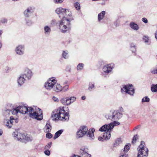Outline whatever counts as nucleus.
Returning <instances> with one entry per match:
<instances>
[{"label": "nucleus", "mask_w": 157, "mask_h": 157, "mask_svg": "<svg viewBox=\"0 0 157 157\" xmlns=\"http://www.w3.org/2000/svg\"><path fill=\"white\" fill-rule=\"evenodd\" d=\"M68 88V86L67 85L64 86L63 87V90L64 91H66Z\"/></svg>", "instance_id": "nucleus-52"}, {"label": "nucleus", "mask_w": 157, "mask_h": 157, "mask_svg": "<svg viewBox=\"0 0 157 157\" xmlns=\"http://www.w3.org/2000/svg\"><path fill=\"white\" fill-rule=\"evenodd\" d=\"M52 100L56 102H58V98L55 96H53L52 97Z\"/></svg>", "instance_id": "nucleus-53"}, {"label": "nucleus", "mask_w": 157, "mask_h": 157, "mask_svg": "<svg viewBox=\"0 0 157 157\" xmlns=\"http://www.w3.org/2000/svg\"><path fill=\"white\" fill-rule=\"evenodd\" d=\"M80 130H81V131L83 133H84L85 135L86 133H87L88 129L87 127L83 126L82 127H81L79 128Z\"/></svg>", "instance_id": "nucleus-32"}, {"label": "nucleus", "mask_w": 157, "mask_h": 157, "mask_svg": "<svg viewBox=\"0 0 157 157\" xmlns=\"http://www.w3.org/2000/svg\"><path fill=\"white\" fill-rule=\"evenodd\" d=\"M10 111L13 115H16L18 112L19 110L18 109L17 106L13 108Z\"/></svg>", "instance_id": "nucleus-28"}, {"label": "nucleus", "mask_w": 157, "mask_h": 157, "mask_svg": "<svg viewBox=\"0 0 157 157\" xmlns=\"http://www.w3.org/2000/svg\"><path fill=\"white\" fill-rule=\"evenodd\" d=\"M120 123L118 121H115L112 123L108 124H105L101 127L99 130L101 132H105L103 134V137L99 136L98 140L100 141H103L104 140H109L111 137L110 131L115 126L119 125Z\"/></svg>", "instance_id": "nucleus-2"}, {"label": "nucleus", "mask_w": 157, "mask_h": 157, "mask_svg": "<svg viewBox=\"0 0 157 157\" xmlns=\"http://www.w3.org/2000/svg\"><path fill=\"white\" fill-rule=\"evenodd\" d=\"M138 149L137 157H147L148 155V150L145 146L144 142H141Z\"/></svg>", "instance_id": "nucleus-7"}, {"label": "nucleus", "mask_w": 157, "mask_h": 157, "mask_svg": "<svg viewBox=\"0 0 157 157\" xmlns=\"http://www.w3.org/2000/svg\"><path fill=\"white\" fill-rule=\"evenodd\" d=\"M13 120H14V117L13 116H10V120H6L4 122V124L7 128H10L12 127Z\"/></svg>", "instance_id": "nucleus-14"}, {"label": "nucleus", "mask_w": 157, "mask_h": 157, "mask_svg": "<svg viewBox=\"0 0 157 157\" xmlns=\"http://www.w3.org/2000/svg\"><path fill=\"white\" fill-rule=\"evenodd\" d=\"M33 12V10L30 7L28 8L24 12V15L25 17H28L30 16L31 14Z\"/></svg>", "instance_id": "nucleus-16"}, {"label": "nucleus", "mask_w": 157, "mask_h": 157, "mask_svg": "<svg viewBox=\"0 0 157 157\" xmlns=\"http://www.w3.org/2000/svg\"><path fill=\"white\" fill-rule=\"evenodd\" d=\"M85 134L83 133V132L79 129L77 132V137L78 138L83 136Z\"/></svg>", "instance_id": "nucleus-33"}, {"label": "nucleus", "mask_w": 157, "mask_h": 157, "mask_svg": "<svg viewBox=\"0 0 157 157\" xmlns=\"http://www.w3.org/2000/svg\"><path fill=\"white\" fill-rule=\"evenodd\" d=\"M84 66V64L82 63H79L77 67V69L78 71H81L82 70Z\"/></svg>", "instance_id": "nucleus-37"}, {"label": "nucleus", "mask_w": 157, "mask_h": 157, "mask_svg": "<svg viewBox=\"0 0 157 157\" xmlns=\"http://www.w3.org/2000/svg\"><path fill=\"white\" fill-rule=\"evenodd\" d=\"M116 22H114V24H115V25H116V26H118V25H117V24H116Z\"/></svg>", "instance_id": "nucleus-61"}, {"label": "nucleus", "mask_w": 157, "mask_h": 157, "mask_svg": "<svg viewBox=\"0 0 157 157\" xmlns=\"http://www.w3.org/2000/svg\"><path fill=\"white\" fill-rule=\"evenodd\" d=\"M25 51V46L23 45H20L17 46L15 49L17 54L19 55L24 54Z\"/></svg>", "instance_id": "nucleus-13"}, {"label": "nucleus", "mask_w": 157, "mask_h": 157, "mask_svg": "<svg viewBox=\"0 0 157 157\" xmlns=\"http://www.w3.org/2000/svg\"><path fill=\"white\" fill-rule=\"evenodd\" d=\"M151 72L154 74H157V65L153 67L151 70Z\"/></svg>", "instance_id": "nucleus-35"}, {"label": "nucleus", "mask_w": 157, "mask_h": 157, "mask_svg": "<svg viewBox=\"0 0 157 157\" xmlns=\"http://www.w3.org/2000/svg\"><path fill=\"white\" fill-rule=\"evenodd\" d=\"M51 126L49 122V121H47L45 126V132H50L51 130Z\"/></svg>", "instance_id": "nucleus-24"}, {"label": "nucleus", "mask_w": 157, "mask_h": 157, "mask_svg": "<svg viewBox=\"0 0 157 157\" xmlns=\"http://www.w3.org/2000/svg\"><path fill=\"white\" fill-rule=\"evenodd\" d=\"M2 33H3L2 30H0V36H1V35H2Z\"/></svg>", "instance_id": "nucleus-59"}, {"label": "nucleus", "mask_w": 157, "mask_h": 157, "mask_svg": "<svg viewBox=\"0 0 157 157\" xmlns=\"http://www.w3.org/2000/svg\"><path fill=\"white\" fill-rule=\"evenodd\" d=\"M69 98L71 103L75 101L76 99V98L74 96L69 97Z\"/></svg>", "instance_id": "nucleus-47"}, {"label": "nucleus", "mask_w": 157, "mask_h": 157, "mask_svg": "<svg viewBox=\"0 0 157 157\" xmlns=\"http://www.w3.org/2000/svg\"><path fill=\"white\" fill-rule=\"evenodd\" d=\"M61 102L65 105H68L71 104L69 97L63 98L61 99Z\"/></svg>", "instance_id": "nucleus-17"}, {"label": "nucleus", "mask_w": 157, "mask_h": 157, "mask_svg": "<svg viewBox=\"0 0 157 157\" xmlns=\"http://www.w3.org/2000/svg\"><path fill=\"white\" fill-rule=\"evenodd\" d=\"M136 46L134 43H131L130 44V49L132 52H135L136 51Z\"/></svg>", "instance_id": "nucleus-36"}, {"label": "nucleus", "mask_w": 157, "mask_h": 157, "mask_svg": "<svg viewBox=\"0 0 157 157\" xmlns=\"http://www.w3.org/2000/svg\"><path fill=\"white\" fill-rule=\"evenodd\" d=\"M63 129L60 130L56 132L55 134V135L53 137L54 139L55 140L58 138L63 132Z\"/></svg>", "instance_id": "nucleus-25"}, {"label": "nucleus", "mask_w": 157, "mask_h": 157, "mask_svg": "<svg viewBox=\"0 0 157 157\" xmlns=\"http://www.w3.org/2000/svg\"><path fill=\"white\" fill-rule=\"evenodd\" d=\"M82 100H85L86 99V97L85 96H83L81 98Z\"/></svg>", "instance_id": "nucleus-58"}, {"label": "nucleus", "mask_w": 157, "mask_h": 157, "mask_svg": "<svg viewBox=\"0 0 157 157\" xmlns=\"http://www.w3.org/2000/svg\"><path fill=\"white\" fill-rule=\"evenodd\" d=\"M151 90L152 92H157V84H152L151 85Z\"/></svg>", "instance_id": "nucleus-29"}, {"label": "nucleus", "mask_w": 157, "mask_h": 157, "mask_svg": "<svg viewBox=\"0 0 157 157\" xmlns=\"http://www.w3.org/2000/svg\"><path fill=\"white\" fill-rule=\"evenodd\" d=\"M79 155H74L73 157H91V155L88 153V149L84 147L80 149Z\"/></svg>", "instance_id": "nucleus-9"}, {"label": "nucleus", "mask_w": 157, "mask_h": 157, "mask_svg": "<svg viewBox=\"0 0 157 157\" xmlns=\"http://www.w3.org/2000/svg\"><path fill=\"white\" fill-rule=\"evenodd\" d=\"M10 111L9 109H5L3 112V115L6 117L9 116L10 115Z\"/></svg>", "instance_id": "nucleus-38"}, {"label": "nucleus", "mask_w": 157, "mask_h": 157, "mask_svg": "<svg viewBox=\"0 0 157 157\" xmlns=\"http://www.w3.org/2000/svg\"><path fill=\"white\" fill-rule=\"evenodd\" d=\"M18 109L19 110V112L23 114H25L27 112H29V116L30 117L35 119L37 120L40 121L43 119V116L42 113V111L41 109L38 108L39 110L40 114H38V113L34 111L33 108L31 107H27L26 106L23 105L17 106Z\"/></svg>", "instance_id": "nucleus-1"}, {"label": "nucleus", "mask_w": 157, "mask_h": 157, "mask_svg": "<svg viewBox=\"0 0 157 157\" xmlns=\"http://www.w3.org/2000/svg\"><path fill=\"white\" fill-rule=\"evenodd\" d=\"M33 24V22L31 20L28 19L26 21V25L28 26H30L32 25Z\"/></svg>", "instance_id": "nucleus-41"}, {"label": "nucleus", "mask_w": 157, "mask_h": 157, "mask_svg": "<svg viewBox=\"0 0 157 157\" xmlns=\"http://www.w3.org/2000/svg\"><path fill=\"white\" fill-rule=\"evenodd\" d=\"M66 9L63 8L61 7L57 8L56 10V13L57 14L61 20L63 19H67L65 17V13L66 12Z\"/></svg>", "instance_id": "nucleus-10"}, {"label": "nucleus", "mask_w": 157, "mask_h": 157, "mask_svg": "<svg viewBox=\"0 0 157 157\" xmlns=\"http://www.w3.org/2000/svg\"><path fill=\"white\" fill-rule=\"evenodd\" d=\"M155 37L157 40V30L156 31L155 33Z\"/></svg>", "instance_id": "nucleus-56"}, {"label": "nucleus", "mask_w": 157, "mask_h": 157, "mask_svg": "<svg viewBox=\"0 0 157 157\" xmlns=\"http://www.w3.org/2000/svg\"><path fill=\"white\" fill-rule=\"evenodd\" d=\"M21 132L19 131L18 130H16L12 134L13 136L14 139L17 140H18V138H19Z\"/></svg>", "instance_id": "nucleus-22"}, {"label": "nucleus", "mask_w": 157, "mask_h": 157, "mask_svg": "<svg viewBox=\"0 0 157 157\" xmlns=\"http://www.w3.org/2000/svg\"><path fill=\"white\" fill-rule=\"evenodd\" d=\"M25 79L23 75H21L17 79V83L19 85L21 86L24 83Z\"/></svg>", "instance_id": "nucleus-21"}, {"label": "nucleus", "mask_w": 157, "mask_h": 157, "mask_svg": "<svg viewBox=\"0 0 157 157\" xmlns=\"http://www.w3.org/2000/svg\"><path fill=\"white\" fill-rule=\"evenodd\" d=\"M72 13L71 11L69 10H66V12L65 13V17H66V18H72ZM72 18H73L72 17Z\"/></svg>", "instance_id": "nucleus-26"}, {"label": "nucleus", "mask_w": 157, "mask_h": 157, "mask_svg": "<svg viewBox=\"0 0 157 157\" xmlns=\"http://www.w3.org/2000/svg\"><path fill=\"white\" fill-rule=\"evenodd\" d=\"M3 133V131L2 129H0V136L2 135Z\"/></svg>", "instance_id": "nucleus-57"}, {"label": "nucleus", "mask_w": 157, "mask_h": 157, "mask_svg": "<svg viewBox=\"0 0 157 157\" xmlns=\"http://www.w3.org/2000/svg\"><path fill=\"white\" fill-rule=\"evenodd\" d=\"M73 19L72 18L65 19H63L59 21V29L62 33H66L70 30L71 28V22Z\"/></svg>", "instance_id": "nucleus-5"}, {"label": "nucleus", "mask_w": 157, "mask_h": 157, "mask_svg": "<svg viewBox=\"0 0 157 157\" xmlns=\"http://www.w3.org/2000/svg\"><path fill=\"white\" fill-rule=\"evenodd\" d=\"M33 73L32 71L28 68H26L25 69L24 73L22 75L23 76H25V78L28 80H30L33 75Z\"/></svg>", "instance_id": "nucleus-12"}, {"label": "nucleus", "mask_w": 157, "mask_h": 157, "mask_svg": "<svg viewBox=\"0 0 157 157\" xmlns=\"http://www.w3.org/2000/svg\"><path fill=\"white\" fill-rule=\"evenodd\" d=\"M122 114L117 110L110 111L105 115V117L107 120L113 121V123L115 120H119L122 117Z\"/></svg>", "instance_id": "nucleus-6"}, {"label": "nucleus", "mask_w": 157, "mask_h": 157, "mask_svg": "<svg viewBox=\"0 0 157 157\" xmlns=\"http://www.w3.org/2000/svg\"><path fill=\"white\" fill-rule=\"evenodd\" d=\"M129 26L132 29L135 31L138 30L139 29L138 25L133 21L130 23Z\"/></svg>", "instance_id": "nucleus-18"}, {"label": "nucleus", "mask_w": 157, "mask_h": 157, "mask_svg": "<svg viewBox=\"0 0 157 157\" xmlns=\"http://www.w3.org/2000/svg\"><path fill=\"white\" fill-rule=\"evenodd\" d=\"M44 154L48 156H49L50 155V151L46 149V150L44 151Z\"/></svg>", "instance_id": "nucleus-50"}, {"label": "nucleus", "mask_w": 157, "mask_h": 157, "mask_svg": "<svg viewBox=\"0 0 157 157\" xmlns=\"http://www.w3.org/2000/svg\"><path fill=\"white\" fill-rule=\"evenodd\" d=\"M142 21L145 23H147L148 21L146 18L144 17L142 19Z\"/></svg>", "instance_id": "nucleus-51"}, {"label": "nucleus", "mask_w": 157, "mask_h": 157, "mask_svg": "<svg viewBox=\"0 0 157 157\" xmlns=\"http://www.w3.org/2000/svg\"><path fill=\"white\" fill-rule=\"evenodd\" d=\"M67 71H70V68L69 67H67Z\"/></svg>", "instance_id": "nucleus-60"}, {"label": "nucleus", "mask_w": 157, "mask_h": 157, "mask_svg": "<svg viewBox=\"0 0 157 157\" xmlns=\"http://www.w3.org/2000/svg\"><path fill=\"white\" fill-rule=\"evenodd\" d=\"M135 90L132 84L124 85L121 88V92L123 94L127 93L131 95H133L134 93Z\"/></svg>", "instance_id": "nucleus-8"}, {"label": "nucleus", "mask_w": 157, "mask_h": 157, "mask_svg": "<svg viewBox=\"0 0 157 157\" xmlns=\"http://www.w3.org/2000/svg\"><path fill=\"white\" fill-rule=\"evenodd\" d=\"M13 121H14L16 123H18V118H16V119H14V120H13Z\"/></svg>", "instance_id": "nucleus-55"}, {"label": "nucleus", "mask_w": 157, "mask_h": 157, "mask_svg": "<svg viewBox=\"0 0 157 157\" xmlns=\"http://www.w3.org/2000/svg\"><path fill=\"white\" fill-rule=\"evenodd\" d=\"M95 88L94 83V82H90L89 84L88 90L90 91H91Z\"/></svg>", "instance_id": "nucleus-27"}, {"label": "nucleus", "mask_w": 157, "mask_h": 157, "mask_svg": "<svg viewBox=\"0 0 157 157\" xmlns=\"http://www.w3.org/2000/svg\"><path fill=\"white\" fill-rule=\"evenodd\" d=\"M56 24V21L55 19H53L50 21V24L51 25L53 26Z\"/></svg>", "instance_id": "nucleus-48"}, {"label": "nucleus", "mask_w": 157, "mask_h": 157, "mask_svg": "<svg viewBox=\"0 0 157 157\" xmlns=\"http://www.w3.org/2000/svg\"><path fill=\"white\" fill-rule=\"evenodd\" d=\"M56 80L53 78H50L47 82L45 84L44 86L47 89H53L54 91L58 92L63 90L60 84L56 83Z\"/></svg>", "instance_id": "nucleus-4"}, {"label": "nucleus", "mask_w": 157, "mask_h": 157, "mask_svg": "<svg viewBox=\"0 0 157 157\" xmlns=\"http://www.w3.org/2000/svg\"><path fill=\"white\" fill-rule=\"evenodd\" d=\"M114 65L111 63L104 66L102 69L103 72L106 74H108L111 72L112 69L114 68Z\"/></svg>", "instance_id": "nucleus-11"}, {"label": "nucleus", "mask_w": 157, "mask_h": 157, "mask_svg": "<svg viewBox=\"0 0 157 157\" xmlns=\"http://www.w3.org/2000/svg\"><path fill=\"white\" fill-rule=\"evenodd\" d=\"M8 22V20L5 17L2 18L0 21L1 23L2 24H7Z\"/></svg>", "instance_id": "nucleus-40"}, {"label": "nucleus", "mask_w": 157, "mask_h": 157, "mask_svg": "<svg viewBox=\"0 0 157 157\" xmlns=\"http://www.w3.org/2000/svg\"><path fill=\"white\" fill-rule=\"evenodd\" d=\"M29 138L27 136L25 135L24 133H21V135L18 138V140L21 141L22 140H29Z\"/></svg>", "instance_id": "nucleus-20"}, {"label": "nucleus", "mask_w": 157, "mask_h": 157, "mask_svg": "<svg viewBox=\"0 0 157 157\" xmlns=\"http://www.w3.org/2000/svg\"><path fill=\"white\" fill-rule=\"evenodd\" d=\"M46 136L47 138L51 139L52 137V135L51 133L48 132L46 135Z\"/></svg>", "instance_id": "nucleus-49"}, {"label": "nucleus", "mask_w": 157, "mask_h": 157, "mask_svg": "<svg viewBox=\"0 0 157 157\" xmlns=\"http://www.w3.org/2000/svg\"><path fill=\"white\" fill-rule=\"evenodd\" d=\"M149 101L150 99L147 96L144 97L142 99V102H149Z\"/></svg>", "instance_id": "nucleus-42"}, {"label": "nucleus", "mask_w": 157, "mask_h": 157, "mask_svg": "<svg viewBox=\"0 0 157 157\" xmlns=\"http://www.w3.org/2000/svg\"><path fill=\"white\" fill-rule=\"evenodd\" d=\"M138 136L137 135H136L133 136L132 141V144H134L136 143V140L138 138Z\"/></svg>", "instance_id": "nucleus-43"}, {"label": "nucleus", "mask_w": 157, "mask_h": 157, "mask_svg": "<svg viewBox=\"0 0 157 157\" xmlns=\"http://www.w3.org/2000/svg\"><path fill=\"white\" fill-rule=\"evenodd\" d=\"M62 57L65 59H67L69 58V56L67 51H63L62 53Z\"/></svg>", "instance_id": "nucleus-31"}, {"label": "nucleus", "mask_w": 157, "mask_h": 157, "mask_svg": "<svg viewBox=\"0 0 157 157\" xmlns=\"http://www.w3.org/2000/svg\"><path fill=\"white\" fill-rule=\"evenodd\" d=\"M120 157H128V155L126 154H124L122 155H121Z\"/></svg>", "instance_id": "nucleus-54"}, {"label": "nucleus", "mask_w": 157, "mask_h": 157, "mask_svg": "<svg viewBox=\"0 0 157 157\" xmlns=\"http://www.w3.org/2000/svg\"><path fill=\"white\" fill-rule=\"evenodd\" d=\"M74 6L77 10H79L80 9V4L78 2H76L74 4Z\"/></svg>", "instance_id": "nucleus-44"}, {"label": "nucleus", "mask_w": 157, "mask_h": 157, "mask_svg": "<svg viewBox=\"0 0 157 157\" xmlns=\"http://www.w3.org/2000/svg\"><path fill=\"white\" fill-rule=\"evenodd\" d=\"M64 0H53L54 2L55 3L61 4Z\"/></svg>", "instance_id": "nucleus-46"}, {"label": "nucleus", "mask_w": 157, "mask_h": 157, "mask_svg": "<svg viewBox=\"0 0 157 157\" xmlns=\"http://www.w3.org/2000/svg\"><path fill=\"white\" fill-rule=\"evenodd\" d=\"M143 40L145 43L148 45L150 44L151 42L148 36H144L143 37Z\"/></svg>", "instance_id": "nucleus-30"}, {"label": "nucleus", "mask_w": 157, "mask_h": 157, "mask_svg": "<svg viewBox=\"0 0 157 157\" xmlns=\"http://www.w3.org/2000/svg\"><path fill=\"white\" fill-rule=\"evenodd\" d=\"M105 14V11H102L101 13H99L98 15V21L99 22L103 19Z\"/></svg>", "instance_id": "nucleus-23"}, {"label": "nucleus", "mask_w": 157, "mask_h": 157, "mask_svg": "<svg viewBox=\"0 0 157 157\" xmlns=\"http://www.w3.org/2000/svg\"><path fill=\"white\" fill-rule=\"evenodd\" d=\"M95 131V129L93 128L91 129V131L88 132L86 134V136L88 139L91 141L93 140L94 139V133Z\"/></svg>", "instance_id": "nucleus-15"}, {"label": "nucleus", "mask_w": 157, "mask_h": 157, "mask_svg": "<svg viewBox=\"0 0 157 157\" xmlns=\"http://www.w3.org/2000/svg\"><path fill=\"white\" fill-rule=\"evenodd\" d=\"M69 117L68 113L65 112L63 107H60L52 112L51 118L54 121L60 120L64 121H68Z\"/></svg>", "instance_id": "nucleus-3"}, {"label": "nucleus", "mask_w": 157, "mask_h": 157, "mask_svg": "<svg viewBox=\"0 0 157 157\" xmlns=\"http://www.w3.org/2000/svg\"><path fill=\"white\" fill-rule=\"evenodd\" d=\"M121 142V139L120 138H118L114 144L115 146H117L119 145Z\"/></svg>", "instance_id": "nucleus-39"}, {"label": "nucleus", "mask_w": 157, "mask_h": 157, "mask_svg": "<svg viewBox=\"0 0 157 157\" xmlns=\"http://www.w3.org/2000/svg\"><path fill=\"white\" fill-rule=\"evenodd\" d=\"M52 144V143L51 142L49 143L47 145H46L45 147V149L46 150H48V149L50 148L51 147Z\"/></svg>", "instance_id": "nucleus-45"}, {"label": "nucleus", "mask_w": 157, "mask_h": 157, "mask_svg": "<svg viewBox=\"0 0 157 157\" xmlns=\"http://www.w3.org/2000/svg\"><path fill=\"white\" fill-rule=\"evenodd\" d=\"M130 146V144H126L124 147V152H127L129 150Z\"/></svg>", "instance_id": "nucleus-34"}, {"label": "nucleus", "mask_w": 157, "mask_h": 157, "mask_svg": "<svg viewBox=\"0 0 157 157\" xmlns=\"http://www.w3.org/2000/svg\"><path fill=\"white\" fill-rule=\"evenodd\" d=\"M44 33L45 35H49L51 31V28L48 25H45L44 27Z\"/></svg>", "instance_id": "nucleus-19"}]
</instances>
